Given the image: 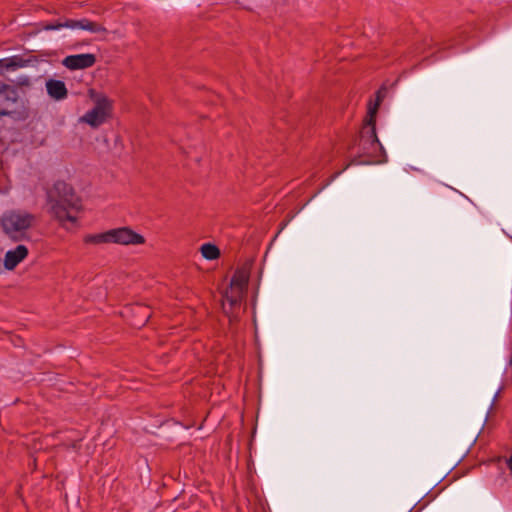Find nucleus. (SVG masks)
Instances as JSON below:
<instances>
[{"label":"nucleus","instance_id":"nucleus-1","mask_svg":"<svg viewBox=\"0 0 512 512\" xmlns=\"http://www.w3.org/2000/svg\"><path fill=\"white\" fill-rule=\"evenodd\" d=\"M46 196L47 203L50 205L56 219L60 222L75 223L77 221V217L71 215L69 211H80L82 200L71 184L63 180H57L50 188L46 189Z\"/></svg>","mask_w":512,"mask_h":512},{"label":"nucleus","instance_id":"nucleus-2","mask_svg":"<svg viewBox=\"0 0 512 512\" xmlns=\"http://www.w3.org/2000/svg\"><path fill=\"white\" fill-rule=\"evenodd\" d=\"M35 216L28 212L8 211L3 214L0 224L3 232L14 241L26 237V231L33 225Z\"/></svg>","mask_w":512,"mask_h":512},{"label":"nucleus","instance_id":"nucleus-3","mask_svg":"<svg viewBox=\"0 0 512 512\" xmlns=\"http://www.w3.org/2000/svg\"><path fill=\"white\" fill-rule=\"evenodd\" d=\"M385 91L386 89L384 87H381L375 93V101L372 102L371 100H369L367 104V114L364 119V125L360 132V136L363 141L370 143L371 146L379 147L380 150L384 149L376 133V117L379 107L385 97Z\"/></svg>","mask_w":512,"mask_h":512},{"label":"nucleus","instance_id":"nucleus-4","mask_svg":"<svg viewBox=\"0 0 512 512\" xmlns=\"http://www.w3.org/2000/svg\"><path fill=\"white\" fill-rule=\"evenodd\" d=\"M60 28L81 29L91 33H105L107 31L100 23L91 21L87 18L75 20L63 17L51 22H40L38 24V31H52Z\"/></svg>","mask_w":512,"mask_h":512},{"label":"nucleus","instance_id":"nucleus-5","mask_svg":"<svg viewBox=\"0 0 512 512\" xmlns=\"http://www.w3.org/2000/svg\"><path fill=\"white\" fill-rule=\"evenodd\" d=\"M113 109L112 101L104 94H99L95 99V106L86 112L80 121L97 128L102 125L110 116Z\"/></svg>","mask_w":512,"mask_h":512},{"label":"nucleus","instance_id":"nucleus-6","mask_svg":"<svg viewBox=\"0 0 512 512\" xmlns=\"http://www.w3.org/2000/svg\"><path fill=\"white\" fill-rule=\"evenodd\" d=\"M111 243L120 245H142L146 239L128 226L110 229Z\"/></svg>","mask_w":512,"mask_h":512},{"label":"nucleus","instance_id":"nucleus-7","mask_svg":"<svg viewBox=\"0 0 512 512\" xmlns=\"http://www.w3.org/2000/svg\"><path fill=\"white\" fill-rule=\"evenodd\" d=\"M18 100L19 94L17 87L0 81V117H13L16 110L10 109V106L16 104Z\"/></svg>","mask_w":512,"mask_h":512},{"label":"nucleus","instance_id":"nucleus-8","mask_svg":"<svg viewBox=\"0 0 512 512\" xmlns=\"http://www.w3.org/2000/svg\"><path fill=\"white\" fill-rule=\"evenodd\" d=\"M97 58L92 53L68 55L62 60V65L68 70H83L92 67Z\"/></svg>","mask_w":512,"mask_h":512},{"label":"nucleus","instance_id":"nucleus-9","mask_svg":"<svg viewBox=\"0 0 512 512\" xmlns=\"http://www.w3.org/2000/svg\"><path fill=\"white\" fill-rule=\"evenodd\" d=\"M29 254L28 248L19 244L14 249L8 250L5 253L3 266L6 270H14L19 263H21Z\"/></svg>","mask_w":512,"mask_h":512},{"label":"nucleus","instance_id":"nucleus-10","mask_svg":"<svg viewBox=\"0 0 512 512\" xmlns=\"http://www.w3.org/2000/svg\"><path fill=\"white\" fill-rule=\"evenodd\" d=\"M127 312L131 314V325L139 328L146 325L152 315L151 308L144 304H134Z\"/></svg>","mask_w":512,"mask_h":512},{"label":"nucleus","instance_id":"nucleus-11","mask_svg":"<svg viewBox=\"0 0 512 512\" xmlns=\"http://www.w3.org/2000/svg\"><path fill=\"white\" fill-rule=\"evenodd\" d=\"M244 292L245 290L243 289L229 286L223 293V298L226 299L230 306L229 310L225 309L223 306V311L225 315L229 317L230 321H232L234 308L240 307Z\"/></svg>","mask_w":512,"mask_h":512},{"label":"nucleus","instance_id":"nucleus-12","mask_svg":"<svg viewBox=\"0 0 512 512\" xmlns=\"http://www.w3.org/2000/svg\"><path fill=\"white\" fill-rule=\"evenodd\" d=\"M46 91L56 101L63 100L68 96V89L62 80L48 79L46 81Z\"/></svg>","mask_w":512,"mask_h":512},{"label":"nucleus","instance_id":"nucleus-13","mask_svg":"<svg viewBox=\"0 0 512 512\" xmlns=\"http://www.w3.org/2000/svg\"><path fill=\"white\" fill-rule=\"evenodd\" d=\"M249 271L245 268H237L231 278L229 286L247 290Z\"/></svg>","mask_w":512,"mask_h":512},{"label":"nucleus","instance_id":"nucleus-14","mask_svg":"<svg viewBox=\"0 0 512 512\" xmlns=\"http://www.w3.org/2000/svg\"><path fill=\"white\" fill-rule=\"evenodd\" d=\"M2 69H16L27 66L29 60L24 59L22 56H12L9 58L1 59Z\"/></svg>","mask_w":512,"mask_h":512},{"label":"nucleus","instance_id":"nucleus-15","mask_svg":"<svg viewBox=\"0 0 512 512\" xmlns=\"http://www.w3.org/2000/svg\"><path fill=\"white\" fill-rule=\"evenodd\" d=\"M83 241L85 244H102L111 243L110 230L98 234H87L84 236Z\"/></svg>","mask_w":512,"mask_h":512},{"label":"nucleus","instance_id":"nucleus-16","mask_svg":"<svg viewBox=\"0 0 512 512\" xmlns=\"http://www.w3.org/2000/svg\"><path fill=\"white\" fill-rule=\"evenodd\" d=\"M203 258L207 260H216L220 257V249L212 243H205L200 248Z\"/></svg>","mask_w":512,"mask_h":512},{"label":"nucleus","instance_id":"nucleus-17","mask_svg":"<svg viewBox=\"0 0 512 512\" xmlns=\"http://www.w3.org/2000/svg\"><path fill=\"white\" fill-rule=\"evenodd\" d=\"M508 466H509V468H510V470L512 472V453H511V456H510V458L508 460Z\"/></svg>","mask_w":512,"mask_h":512},{"label":"nucleus","instance_id":"nucleus-18","mask_svg":"<svg viewBox=\"0 0 512 512\" xmlns=\"http://www.w3.org/2000/svg\"><path fill=\"white\" fill-rule=\"evenodd\" d=\"M235 2H236L237 4H242V1H241V0H235Z\"/></svg>","mask_w":512,"mask_h":512}]
</instances>
